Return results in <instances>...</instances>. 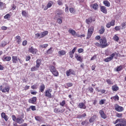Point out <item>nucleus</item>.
I'll return each mask as SVG.
<instances>
[{"label": "nucleus", "instance_id": "obj_1", "mask_svg": "<svg viewBox=\"0 0 126 126\" xmlns=\"http://www.w3.org/2000/svg\"><path fill=\"white\" fill-rule=\"evenodd\" d=\"M23 118H24V116H23L22 118L20 117L16 118L15 115H12V119L13 122H15V123H17V124H19V125H21V124H23V123H24Z\"/></svg>", "mask_w": 126, "mask_h": 126}, {"label": "nucleus", "instance_id": "obj_2", "mask_svg": "<svg viewBox=\"0 0 126 126\" xmlns=\"http://www.w3.org/2000/svg\"><path fill=\"white\" fill-rule=\"evenodd\" d=\"M99 43L100 44V48H104L109 46V44L107 43V39H106V38L105 37H103L99 39Z\"/></svg>", "mask_w": 126, "mask_h": 126}, {"label": "nucleus", "instance_id": "obj_3", "mask_svg": "<svg viewBox=\"0 0 126 126\" xmlns=\"http://www.w3.org/2000/svg\"><path fill=\"white\" fill-rule=\"evenodd\" d=\"M93 32H94V27H91L88 29L87 39H90V38H91V36L93 34Z\"/></svg>", "mask_w": 126, "mask_h": 126}, {"label": "nucleus", "instance_id": "obj_4", "mask_svg": "<svg viewBox=\"0 0 126 126\" xmlns=\"http://www.w3.org/2000/svg\"><path fill=\"white\" fill-rule=\"evenodd\" d=\"M116 55H118L116 52L112 53L111 55H110V57H107V58L104 59V62H105V63H109V62H111V61H112V60L115 57V56H116Z\"/></svg>", "mask_w": 126, "mask_h": 126}, {"label": "nucleus", "instance_id": "obj_5", "mask_svg": "<svg viewBox=\"0 0 126 126\" xmlns=\"http://www.w3.org/2000/svg\"><path fill=\"white\" fill-rule=\"evenodd\" d=\"M53 91L51 89H48L45 92V97H47L48 98H52V92Z\"/></svg>", "mask_w": 126, "mask_h": 126}, {"label": "nucleus", "instance_id": "obj_6", "mask_svg": "<svg viewBox=\"0 0 126 126\" xmlns=\"http://www.w3.org/2000/svg\"><path fill=\"white\" fill-rule=\"evenodd\" d=\"M119 122L121 124L122 126H126V121L123 119H117L114 124L116 125V124H118Z\"/></svg>", "mask_w": 126, "mask_h": 126}, {"label": "nucleus", "instance_id": "obj_7", "mask_svg": "<svg viewBox=\"0 0 126 126\" xmlns=\"http://www.w3.org/2000/svg\"><path fill=\"white\" fill-rule=\"evenodd\" d=\"M99 114L101 118L102 119H103V120H106V119H107V115H106L104 111H103V110H99Z\"/></svg>", "mask_w": 126, "mask_h": 126}, {"label": "nucleus", "instance_id": "obj_8", "mask_svg": "<svg viewBox=\"0 0 126 126\" xmlns=\"http://www.w3.org/2000/svg\"><path fill=\"white\" fill-rule=\"evenodd\" d=\"M115 109L117 112H123L124 108L122 106H120L118 104H116L115 106Z\"/></svg>", "mask_w": 126, "mask_h": 126}, {"label": "nucleus", "instance_id": "obj_9", "mask_svg": "<svg viewBox=\"0 0 126 126\" xmlns=\"http://www.w3.org/2000/svg\"><path fill=\"white\" fill-rule=\"evenodd\" d=\"M75 72L74 70L71 69H69L68 70H67L66 71V76H69V75H70V74H75Z\"/></svg>", "mask_w": 126, "mask_h": 126}, {"label": "nucleus", "instance_id": "obj_10", "mask_svg": "<svg viewBox=\"0 0 126 126\" xmlns=\"http://www.w3.org/2000/svg\"><path fill=\"white\" fill-rule=\"evenodd\" d=\"M54 113H56V114H59V113H63L64 112V109H62L61 110L59 108H56L54 110Z\"/></svg>", "mask_w": 126, "mask_h": 126}, {"label": "nucleus", "instance_id": "obj_11", "mask_svg": "<svg viewBox=\"0 0 126 126\" xmlns=\"http://www.w3.org/2000/svg\"><path fill=\"white\" fill-rule=\"evenodd\" d=\"M55 13L56 18H59V17H61L60 15H62V14H63V11L57 10L56 11Z\"/></svg>", "mask_w": 126, "mask_h": 126}, {"label": "nucleus", "instance_id": "obj_12", "mask_svg": "<svg viewBox=\"0 0 126 126\" xmlns=\"http://www.w3.org/2000/svg\"><path fill=\"white\" fill-rule=\"evenodd\" d=\"M78 107H79L80 109H83L84 110H85V109H86V105H85V103L83 102L79 103Z\"/></svg>", "mask_w": 126, "mask_h": 126}, {"label": "nucleus", "instance_id": "obj_13", "mask_svg": "<svg viewBox=\"0 0 126 126\" xmlns=\"http://www.w3.org/2000/svg\"><path fill=\"white\" fill-rule=\"evenodd\" d=\"M10 89V88L9 87V86H6L5 87L2 88V92H3V93H5V92H9Z\"/></svg>", "mask_w": 126, "mask_h": 126}, {"label": "nucleus", "instance_id": "obj_14", "mask_svg": "<svg viewBox=\"0 0 126 126\" xmlns=\"http://www.w3.org/2000/svg\"><path fill=\"white\" fill-rule=\"evenodd\" d=\"M68 32L69 33H70V34H71L72 36H76V37H77V35L78 34L76 33V32H75V31L71 29H70L68 30Z\"/></svg>", "mask_w": 126, "mask_h": 126}, {"label": "nucleus", "instance_id": "obj_15", "mask_svg": "<svg viewBox=\"0 0 126 126\" xmlns=\"http://www.w3.org/2000/svg\"><path fill=\"white\" fill-rule=\"evenodd\" d=\"M77 49V47H74L71 51H70L69 52V55L70 58H73V54H74V53H75V51H76Z\"/></svg>", "mask_w": 126, "mask_h": 126}, {"label": "nucleus", "instance_id": "obj_16", "mask_svg": "<svg viewBox=\"0 0 126 126\" xmlns=\"http://www.w3.org/2000/svg\"><path fill=\"white\" fill-rule=\"evenodd\" d=\"M29 52H30V53H31L32 54H34L37 53V49L33 48V47L32 46L31 48H29Z\"/></svg>", "mask_w": 126, "mask_h": 126}, {"label": "nucleus", "instance_id": "obj_17", "mask_svg": "<svg viewBox=\"0 0 126 126\" xmlns=\"http://www.w3.org/2000/svg\"><path fill=\"white\" fill-rule=\"evenodd\" d=\"M1 117L2 119H4V120L5 121V122H7L8 121V116L7 115H5L4 112H3L1 114Z\"/></svg>", "mask_w": 126, "mask_h": 126}, {"label": "nucleus", "instance_id": "obj_18", "mask_svg": "<svg viewBox=\"0 0 126 126\" xmlns=\"http://www.w3.org/2000/svg\"><path fill=\"white\" fill-rule=\"evenodd\" d=\"M75 58L76 59L77 61L78 62H80V63H82L83 59L81 56H79L77 54H76L75 55Z\"/></svg>", "mask_w": 126, "mask_h": 126}, {"label": "nucleus", "instance_id": "obj_19", "mask_svg": "<svg viewBox=\"0 0 126 126\" xmlns=\"http://www.w3.org/2000/svg\"><path fill=\"white\" fill-rule=\"evenodd\" d=\"M100 11L101 12H103V13H105V14H106L107 13V9L106 8V7L104 6H100Z\"/></svg>", "mask_w": 126, "mask_h": 126}, {"label": "nucleus", "instance_id": "obj_20", "mask_svg": "<svg viewBox=\"0 0 126 126\" xmlns=\"http://www.w3.org/2000/svg\"><path fill=\"white\" fill-rule=\"evenodd\" d=\"M36 101H37V97H33L32 98L29 99V102L32 104H34Z\"/></svg>", "mask_w": 126, "mask_h": 126}, {"label": "nucleus", "instance_id": "obj_21", "mask_svg": "<svg viewBox=\"0 0 126 126\" xmlns=\"http://www.w3.org/2000/svg\"><path fill=\"white\" fill-rule=\"evenodd\" d=\"M2 59L4 62H9L11 60V57L10 56L3 57Z\"/></svg>", "mask_w": 126, "mask_h": 126}, {"label": "nucleus", "instance_id": "obj_22", "mask_svg": "<svg viewBox=\"0 0 126 126\" xmlns=\"http://www.w3.org/2000/svg\"><path fill=\"white\" fill-rule=\"evenodd\" d=\"M92 21H95V19L92 20V18H89L86 20V23L87 24H90Z\"/></svg>", "mask_w": 126, "mask_h": 126}, {"label": "nucleus", "instance_id": "obj_23", "mask_svg": "<svg viewBox=\"0 0 126 126\" xmlns=\"http://www.w3.org/2000/svg\"><path fill=\"white\" fill-rule=\"evenodd\" d=\"M15 39L18 44H20L21 43V37H20V36H16Z\"/></svg>", "mask_w": 126, "mask_h": 126}, {"label": "nucleus", "instance_id": "obj_24", "mask_svg": "<svg viewBox=\"0 0 126 126\" xmlns=\"http://www.w3.org/2000/svg\"><path fill=\"white\" fill-rule=\"evenodd\" d=\"M44 91H45V85L42 84L39 87V91H40V92L43 93V92H44Z\"/></svg>", "mask_w": 126, "mask_h": 126}, {"label": "nucleus", "instance_id": "obj_25", "mask_svg": "<svg viewBox=\"0 0 126 126\" xmlns=\"http://www.w3.org/2000/svg\"><path fill=\"white\" fill-rule=\"evenodd\" d=\"M111 100H114V101H119L120 100V97L118 95H116L114 96H112L110 98Z\"/></svg>", "mask_w": 126, "mask_h": 126}, {"label": "nucleus", "instance_id": "obj_26", "mask_svg": "<svg viewBox=\"0 0 126 126\" xmlns=\"http://www.w3.org/2000/svg\"><path fill=\"white\" fill-rule=\"evenodd\" d=\"M66 54V52L64 50H61L58 52V55L61 57V56H64Z\"/></svg>", "mask_w": 126, "mask_h": 126}, {"label": "nucleus", "instance_id": "obj_27", "mask_svg": "<svg viewBox=\"0 0 126 126\" xmlns=\"http://www.w3.org/2000/svg\"><path fill=\"white\" fill-rule=\"evenodd\" d=\"M40 65H41V60L38 59L36 60V64L35 65V67L38 68V67H40Z\"/></svg>", "mask_w": 126, "mask_h": 126}, {"label": "nucleus", "instance_id": "obj_28", "mask_svg": "<svg viewBox=\"0 0 126 126\" xmlns=\"http://www.w3.org/2000/svg\"><path fill=\"white\" fill-rule=\"evenodd\" d=\"M103 4H104V5L105 6H107V7H110L111 5V4H110V2H109V1L108 0L103 1Z\"/></svg>", "mask_w": 126, "mask_h": 126}, {"label": "nucleus", "instance_id": "obj_29", "mask_svg": "<svg viewBox=\"0 0 126 126\" xmlns=\"http://www.w3.org/2000/svg\"><path fill=\"white\" fill-rule=\"evenodd\" d=\"M112 90L115 92H116V91L119 90V87L117 85H114L112 87Z\"/></svg>", "mask_w": 126, "mask_h": 126}, {"label": "nucleus", "instance_id": "obj_30", "mask_svg": "<svg viewBox=\"0 0 126 126\" xmlns=\"http://www.w3.org/2000/svg\"><path fill=\"white\" fill-rule=\"evenodd\" d=\"M48 31H45L41 32L40 33V38H43V37H45L46 35H48Z\"/></svg>", "mask_w": 126, "mask_h": 126}, {"label": "nucleus", "instance_id": "obj_31", "mask_svg": "<svg viewBox=\"0 0 126 126\" xmlns=\"http://www.w3.org/2000/svg\"><path fill=\"white\" fill-rule=\"evenodd\" d=\"M18 59L16 56H12V62L13 63H16Z\"/></svg>", "mask_w": 126, "mask_h": 126}, {"label": "nucleus", "instance_id": "obj_32", "mask_svg": "<svg viewBox=\"0 0 126 126\" xmlns=\"http://www.w3.org/2000/svg\"><path fill=\"white\" fill-rule=\"evenodd\" d=\"M99 7V5H98V4L97 3H94L93 5V8L94 10H98V8Z\"/></svg>", "mask_w": 126, "mask_h": 126}, {"label": "nucleus", "instance_id": "obj_33", "mask_svg": "<svg viewBox=\"0 0 126 126\" xmlns=\"http://www.w3.org/2000/svg\"><path fill=\"white\" fill-rule=\"evenodd\" d=\"M105 32V28L103 26L101 27V29L99 31V34H103Z\"/></svg>", "mask_w": 126, "mask_h": 126}, {"label": "nucleus", "instance_id": "obj_34", "mask_svg": "<svg viewBox=\"0 0 126 126\" xmlns=\"http://www.w3.org/2000/svg\"><path fill=\"white\" fill-rule=\"evenodd\" d=\"M50 70L52 73L54 72L57 69H56V67H55V66L51 65L50 66Z\"/></svg>", "mask_w": 126, "mask_h": 126}, {"label": "nucleus", "instance_id": "obj_35", "mask_svg": "<svg viewBox=\"0 0 126 126\" xmlns=\"http://www.w3.org/2000/svg\"><path fill=\"white\" fill-rule=\"evenodd\" d=\"M52 74H53V75L55 77H58L59 76V71H58V70H55L54 72H53Z\"/></svg>", "mask_w": 126, "mask_h": 126}, {"label": "nucleus", "instance_id": "obj_36", "mask_svg": "<svg viewBox=\"0 0 126 126\" xmlns=\"http://www.w3.org/2000/svg\"><path fill=\"white\" fill-rule=\"evenodd\" d=\"M22 16H24V17H27V16L28 15V13H27L26 11L23 10L22 12Z\"/></svg>", "mask_w": 126, "mask_h": 126}, {"label": "nucleus", "instance_id": "obj_37", "mask_svg": "<svg viewBox=\"0 0 126 126\" xmlns=\"http://www.w3.org/2000/svg\"><path fill=\"white\" fill-rule=\"evenodd\" d=\"M121 70H123V65L117 66L116 68V71H121Z\"/></svg>", "mask_w": 126, "mask_h": 126}, {"label": "nucleus", "instance_id": "obj_38", "mask_svg": "<svg viewBox=\"0 0 126 126\" xmlns=\"http://www.w3.org/2000/svg\"><path fill=\"white\" fill-rule=\"evenodd\" d=\"M113 40H114V41H116V42H118L119 40V36H118L117 34H115L113 37Z\"/></svg>", "mask_w": 126, "mask_h": 126}, {"label": "nucleus", "instance_id": "obj_39", "mask_svg": "<svg viewBox=\"0 0 126 126\" xmlns=\"http://www.w3.org/2000/svg\"><path fill=\"white\" fill-rule=\"evenodd\" d=\"M52 48L51 47L49 49H48L47 52H46V54L47 55H49L50 54H52V53H53V50H52Z\"/></svg>", "mask_w": 126, "mask_h": 126}, {"label": "nucleus", "instance_id": "obj_40", "mask_svg": "<svg viewBox=\"0 0 126 126\" xmlns=\"http://www.w3.org/2000/svg\"><path fill=\"white\" fill-rule=\"evenodd\" d=\"M48 46H49V44H45L39 45V47L40 48H44V49H46V48H47V47H48Z\"/></svg>", "mask_w": 126, "mask_h": 126}, {"label": "nucleus", "instance_id": "obj_41", "mask_svg": "<svg viewBox=\"0 0 126 126\" xmlns=\"http://www.w3.org/2000/svg\"><path fill=\"white\" fill-rule=\"evenodd\" d=\"M57 22L59 24H62L63 23V21L62 20V17H58L57 19Z\"/></svg>", "mask_w": 126, "mask_h": 126}, {"label": "nucleus", "instance_id": "obj_42", "mask_svg": "<svg viewBox=\"0 0 126 126\" xmlns=\"http://www.w3.org/2000/svg\"><path fill=\"white\" fill-rule=\"evenodd\" d=\"M106 102V99H101L99 101V105H104V103Z\"/></svg>", "mask_w": 126, "mask_h": 126}, {"label": "nucleus", "instance_id": "obj_43", "mask_svg": "<svg viewBox=\"0 0 126 126\" xmlns=\"http://www.w3.org/2000/svg\"><path fill=\"white\" fill-rule=\"evenodd\" d=\"M11 16L9 14H7L4 16V19H8V18H10Z\"/></svg>", "mask_w": 126, "mask_h": 126}, {"label": "nucleus", "instance_id": "obj_44", "mask_svg": "<svg viewBox=\"0 0 126 126\" xmlns=\"http://www.w3.org/2000/svg\"><path fill=\"white\" fill-rule=\"evenodd\" d=\"M60 105L62 106V107H64V105H65V100H63L62 102H61L60 103Z\"/></svg>", "mask_w": 126, "mask_h": 126}, {"label": "nucleus", "instance_id": "obj_45", "mask_svg": "<svg viewBox=\"0 0 126 126\" xmlns=\"http://www.w3.org/2000/svg\"><path fill=\"white\" fill-rule=\"evenodd\" d=\"M52 5H53V2L52 1H49L47 4V7L49 8H50V7H51Z\"/></svg>", "mask_w": 126, "mask_h": 126}, {"label": "nucleus", "instance_id": "obj_46", "mask_svg": "<svg viewBox=\"0 0 126 126\" xmlns=\"http://www.w3.org/2000/svg\"><path fill=\"white\" fill-rule=\"evenodd\" d=\"M95 121V118H94V116H92L89 120L90 123H93Z\"/></svg>", "mask_w": 126, "mask_h": 126}, {"label": "nucleus", "instance_id": "obj_47", "mask_svg": "<svg viewBox=\"0 0 126 126\" xmlns=\"http://www.w3.org/2000/svg\"><path fill=\"white\" fill-rule=\"evenodd\" d=\"M106 82L107 84H109V85H112V84H113V82H112V81H111L110 79L107 80Z\"/></svg>", "mask_w": 126, "mask_h": 126}, {"label": "nucleus", "instance_id": "obj_48", "mask_svg": "<svg viewBox=\"0 0 126 126\" xmlns=\"http://www.w3.org/2000/svg\"><path fill=\"white\" fill-rule=\"evenodd\" d=\"M116 117H117V118H123V114H122V113H117L116 114Z\"/></svg>", "mask_w": 126, "mask_h": 126}, {"label": "nucleus", "instance_id": "obj_49", "mask_svg": "<svg viewBox=\"0 0 126 126\" xmlns=\"http://www.w3.org/2000/svg\"><path fill=\"white\" fill-rule=\"evenodd\" d=\"M114 29L116 31H119V30H121V26H116L114 28Z\"/></svg>", "mask_w": 126, "mask_h": 126}, {"label": "nucleus", "instance_id": "obj_50", "mask_svg": "<svg viewBox=\"0 0 126 126\" xmlns=\"http://www.w3.org/2000/svg\"><path fill=\"white\" fill-rule=\"evenodd\" d=\"M115 20H113L111 22H110L109 23L110 24V25H111V26H115Z\"/></svg>", "mask_w": 126, "mask_h": 126}, {"label": "nucleus", "instance_id": "obj_51", "mask_svg": "<svg viewBox=\"0 0 126 126\" xmlns=\"http://www.w3.org/2000/svg\"><path fill=\"white\" fill-rule=\"evenodd\" d=\"M69 11L71 13H74V12H75V11L73 8H70Z\"/></svg>", "mask_w": 126, "mask_h": 126}, {"label": "nucleus", "instance_id": "obj_52", "mask_svg": "<svg viewBox=\"0 0 126 126\" xmlns=\"http://www.w3.org/2000/svg\"><path fill=\"white\" fill-rule=\"evenodd\" d=\"M35 119L36 120V121H38V122H40L41 121V118L39 116L35 117Z\"/></svg>", "mask_w": 126, "mask_h": 126}, {"label": "nucleus", "instance_id": "obj_53", "mask_svg": "<svg viewBox=\"0 0 126 126\" xmlns=\"http://www.w3.org/2000/svg\"><path fill=\"white\" fill-rule=\"evenodd\" d=\"M31 109H32V111H36V106H31Z\"/></svg>", "mask_w": 126, "mask_h": 126}, {"label": "nucleus", "instance_id": "obj_54", "mask_svg": "<svg viewBox=\"0 0 126 126\" xmlns=\"http://www.w3.org/2000/svg\"><path fill=\"white\" fill-rule=\"evenodd\" d=\"M111 26H112L111 25V24L110 23V22L108 23L106 25V27L107 28H111Z\"/></svg>", "mask_w": 126, "mask_h": 126}, {"label": "nucleus", "instance_id": "obj_55", "mask_svg": "<svg viewBox=\"0 0 126 126\" xmlns=\"http://www.w3.org/2000/svg\"><path fill=\"white\" fill-rule=\"evenodd\" d=\"M95 46H96V47H99L101 48V44L100 43H99L98 42H95L94 43Z\"/></svg>", "mask_w": 126, "mask_h": 126}, {"label": "nucleus", "instance_id": "obj_56", "mask_svg": "<svg viewBox=\"0 0 126 126\" xmlns=\"http://www.w3.org/2000/svg\"><path fill=\"white\" fill-rule=\"evenodd\" d=\"M36 67H32L31 68V71H35V70H37L38 69L36 68Z\"/></svg>", "mask_w": 126, "mask_h": 126}, {"label": "nucleus", "instance_id": "obj_57", "mask_svg": "<svg viewBox=\"0 0 126 126\" xmlns=\"http://www.w3.org/2000/svg\"><path fill=\"white\" fill-rule=\"evenodd\" d=\"M31 88L32 89H37V85L36 84L33 85L31 87Z\"/></svg>", "mask_w": 126, "mask_h": 126}, {"label": "nucleus", "instance_id": "obj_58", "mask_svg": "<svg viewBox=\"0 0 126 126\" xmlns=\"http://www.w3.org/2000/svg\"><path fill=\"white\" fill-rule=\"evenodd\" d=\"M77 37H79L80 38H82V37H85V34L80 35V34H78V35H77Z\"/></svg>", "mask_w": 126, "mask_h": 126}, {"label": "nucleus", "instance_id": "obj_59", "mask_svg": "<svg viewBox=\"0 0 126 126\" xmlns=\"http://www.w3.org/2000/svg\"><path fill=\"white\" fill-rule=\"evenodd\" d=\"M83 51H84L83 49L80 48V49H78V52L79 53H83Z\"/></svg>", "mask_w": 126, "mask_h": 126}, {"label": "nucleus", "instance_id": "obj_60", "mask_svg": "<svg viewBox=\"0 0 126 126\" xmlns=\"http://www.w3.org/2000/svg\"><path fill=\"white\" fill-rule=\"evenodd\" d=\"M31 59V57H30V56H27L26 58V62H28V61H30Z\"/></svg>", "mask_w": 126, "mask_h": 126}, {"label": "nucleus", "instance_id": "obj_61", "mask_svg": "<svg viewBox=\"0 0 126 126\" xmlns=\"http://www.w3.org/2000/svg\"><path fill=\"white\" fill-rule=\"evenodd\" d=\"M58 4H59V5H62V4H63V2H62V0H59L58 1Z\"/></svg>", "mask_w": 126, "mask_h": 126}, {"label": "nucleus", "instance_id": "obj_62", "mask_svg": "<svg viewBox=\"0 0 126 126\" xmlns=\"http://www.w3.org/2000/svg\"><path fill=\"white\" fill-rule=\"evenodd\" d=\"M26 45H27V40H24L23 42V46H26Z\"/></svg>", "mask_w": 126, "mask_h": 126}, {"label": "nucleus", "instance_id": "obj_63", "mask_svg": "<svg viewBox=\"0 0 126 126\" xmlns=\"http://www.w3.org/2000/svg\"><path fill=\"white\" fill-rule=\"evenodd\" d=\"M121 26L122 27V29H125V26H126V23H122Z\"/></svg>", "mask_w": 126, "mask_h": 126}, {"label": "nucleus", "instance_id": "obj_64", "mask_svg": "<svg viewBox=\"0 0 126 126\" xmlns=\"http://www.w3.org/2000/svg\"><path fill=\"white\" fill-rule=\"evenodd\" d=\"M1 29L2 30H6L7 29V27H6L5 26H2V27H1Z\"/></svg>", "mask_w": 126, "mask_h": 126}]
</instances>
